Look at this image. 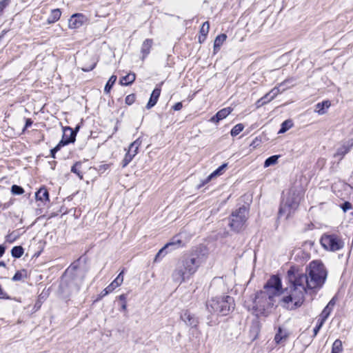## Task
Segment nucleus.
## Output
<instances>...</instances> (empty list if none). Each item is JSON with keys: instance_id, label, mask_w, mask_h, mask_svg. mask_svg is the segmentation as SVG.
Returning <instances> with one entry per match:
<instances>
[{"instance_id": "obj_9", "label": "nucleus", "mask_w": 353, "mask_h": 353, "mask_svg": "<svg viewBox=\"0 0 353 353\" xmlns=\"http://www.w3.org/2000/svg\"><path fill=\"white\" fill-rule=\"evenodd\" d=\"M77 132L73 130L70 127H65L63 128V134L62 139L59 144L50 150L51 155L53 158L55 157V153L60 150V148L70 143H73L75 141Z\"/></svg>"}, {"instance_id": "obj_39", "label": "nucleus", "mask_w": 353, "mask_h": 353, "mask_svg": "<svg viewBox=\"0 0 353 353\" xmlns=\"http://www.w3.org/2000/svg\"><path fill=\"white\" fill-rule=\"evenodd\" d=\"M270 97V94H269V92L267 93L264 97H263L262 98H261L258 101H257V104H258V106L259 105H263V104H265L268 102H270V101H268V99Z\"/></svg>"}, {"instance_id": "obj_38", "label": "nucleus", "mask_w": 353, "mask_h": 353, "mask_svg": "<svg viewBox=\"0 0 353 353\" xmlns=\"http://www.w3.org/2000/svg\"><path fill=\"white\" fill-rule=\"evenodd\" d=\"M114 288L112 287L111 284L108 285L100 294V298H103L108 295L109 293L112 292Z\"/></svg>"}, {"instance_id": "obj_14", "label": "nucleus", "mask_w": 353, "mask_h": 353, "mask_svg": "<svg viewBox=\"0 0 353 353\" xmlns=\"http://www.w3.org/2000/svg\"><path fill=\"white\" fill-rule=\"evenodd\" d=\"M181 319L185 322L187 325L190 327H195L198 323L197 319L194 314H192L189 311H185L181 316Z\"/></svg>"}, {"instance_id": "obj_50", "label": "nucleus", "mask_w": 353, "mask_h": 353, "mask_svg": "<svg viewBox=\"0 0 353 353\" xmlns=\"http://www.w3.org/2000/svg\"><path fill=\"white\" fill-rule=\"evenodd\" d=\"M327 305H330V307H333V306L334 305V301L333 299H332Z\"/></svg>"}, {"instance_id": "obj_51", "label": "nucleus", "mask_w": 353, "mask_h": 353, "mask_svg": "<svg viewBox=\"0 0 353 353\" xmlns=\"http://www.w3.org/2000/svg\"><path fill=\"white\" fill-rule=\"evenodd\" d=\"M125 299H126V296L125 294H121L120 296H119V299L121 301H123V302H125Z\"/></svg>"}, {"instance_id": "obj_35", "label": "nucleus", "mask_w": 353, "mask_h": 353, "mask_svg": "<svg viewBox=\"0 0 353 353\" xmlns=\"http://www.w3.org/2000/svg\"><path fill=\"white\" fill-rule=\"evenodd\" d=\"M210 24L208 21H205L203 23L201 28L200 30V32L202 36H203V39L209 32Z\"/></svg>"}, {"instance_id": "obj_22", "label": "nucleus", "mask_w": 353, "mask_h": 353, "mask_svg": "<svg viewBox=\"0 0 353 353\" xmlns=\"http://www.w3.org/2000/svg\"><path fill=\"white\" fill-rule=\"evenodd\" d=\"M61 15V12L59 9H54L51 11L47 21L48 24H51L57 21Z\"/></svg>"}, {"instance_id": "obj_47", "label": "nucleus", "mask_w": 353, "mask_h": 353, "mask_svg": "<svg viewBox=\"0 0 353 353\" xmlns=\"http://www.w3.org/2000/svg\"><path fill=\"white\" fill-rule=\"evenodd\" d=\"M182 103L178 102L173 106V109L176 111H178L180 110L182 108Z\"/></svg>"}, {"instance_id": "obj_40", "label": "nucleus", "mask_w": 353, "mask_h": 353, "mask_svg": "<svg viewBox=\"0 0 353 353\" xmlns=\"http://www.w3.org/2000/svg\"><path fill=\"white\" fill-rule=\"evenodd\" d=\"M325 322L322 321L321 319L318 320V324L316 325V327L314 328L313 332H314V336H316L318 332H319L320 329L323 326V323Z\"/></svg>"}, {"instance_id": "obj_7", "label": "nucleus", "mask_w": 353, "mask_h": 353, "mask_svg": "<svg viewBox=\"0 0 353 353\" xmlns=\"http://www.w3.org/2000/svg\"><path fill=\"white\" fill-rule=\"evenodd\" d=\"M322 247L327 251L336 252L344 247L341 237L336 234L325 233L320 239Z\"/></svg>"}, {"instance_id": "obj_34", "label": "nucleus", "mask_w": 353, "mask_h": 353, "mask_svg": "<svg viewBox=\"0 0 353 353\" xmlns=\"http://www.w3.org/2000/svg\"><path fill=\"white\" fill-rule=\"evenodd\" d=\"M292 126V122L290 120H286L281 124V128L279 133H284Z\"/></svg>"}, {"instance_id": "obj_42", "label": "nucleus", "mask_w": 353, "mask_h": 353, "mask_svg": "<svg viewBox=\"0 0 353 353\" xmlns=\"http://www.w3.org/2000/svg\"><path fill=\"white\" fill-rule=\"evenodd\" d=\"M23 278V274H22V272L20 271H17L15 273V274L14 275V276L12 277V281H21Z\"/></svg>"}, {"instance_id": "obj_37", "label": "nucleus", "mask_w": 353, "mask_h": 353, "mask_svg": "<svg viewBox=\"0 0 353 353\" xmlns=\"http://www.w3.org/2000/svg\"><path fill=\"white\" fill-rule=\"evenodd\" d=\"M280 92H281V90L279 87H275L273 89H272L269 92V94H270V97L268 99V101L273 100Z\"/></svg>"}, {"instance_id": "obj_26", "label": "nucleus", "mask_w": 353, "mask_h": 353, "mask_svg": "<svg viewBox=\"0 0 353 353\" xmlns=\"http://www.w3.org/2000/svg\"><path fill=\"white\" fill-rule=\"evenodd\" d=\"M24 252V250L21 246H14L11 250V254L14 258H20Z\"/></svg>"}, {"instance_id": "obj_10", "label": "nucleus", "mask_w": 353, "mask_h": 353, "mask_svg": "<svg viewBox=\"0 0 353 353\" xmlns=\"http://www.w3.org/2000/svg\"><path fill=\"white\" fill-rule=\"evenodd\" d=\"M185 243L182 239V234L180 233L170 240V242L166 243L157 254L155 261L160 256H165L168 253V250L170 251L184 246Z\"/></svg>"}, {"instance_id": "obj_46", "label": "nucleus", "mask_w": 353, "mask_h": 353, "mask_svg": "<svg viewBox=\"0 0 353 353\" xmlns=\"http://www.w3.org/2000/svg\"><path fill=\"white\" fill-rule=\"evenodd\" d=\"M95 65H96V63H94L92 65H90L89 67L82 68V70L84 72L91 71L94 68Z\"/></svg>"}, {"instance_id": "obj_27", "label": "nucleus", "mask_w": 353, "mask_h": 353, "mask_svg": "<svg viewBox=\"0 0 353 353\" xmlns=\"http://www.w3.org/2000/svg\"><path fill=\"white\" fill-rule=\"evenodd\" d=\"M123 270L121 271L117 277L110 283L112 287L115 289L120 286L123 281Z\"/></svg>"}, {"instance_id": "obj_48", "label": "nucleus", "mask_w": 353, "mask_h": 353, "mask_svg": "<svg viewBox=\"0 0 353 353\" xmlns=\"http://www.w3.org/2000/svg\"><path fill=\"white\" fill-rule=\"evenodd\" d=\"M6 248L3 245H0V257H1L5 253Z\"/></svg>"}, {"instance_id": "obj_3", "label": "nucleus", "mask_w": 353, "mask_h": 353, "mask_svg": "<svg viewBox=\"0 0 353 353\" xmlns=\"http://www.w3.org/2000/svg\"><path fill=\"white\" fill-rule=\"evenodd\" d=\"M288 279L290 285L283 291L280 290L279 295H281V297L279 300V304L286 310H294L303 305L306 290L303 285L297 282L293 275V270L288 271Z\"/></svg>"}, {"instance_id": "obj_44", "label": "nucleus", "mask_w": 353, "mask_h": 353, "mask_svg": "<svg viewBox=\"0 0 353 353\" xmlns=\"http://www.w3.org/2000/svg\"><path fill=\"white\" fill-rule=\"evenodd\" d=\"M341 208L343 212H345L352 208V204L350 202L346 201L342 205Z\"/></svg>"}, {"instance_id": "obj_6", "label": "nucleus", "mask_w": 353, "mask_h": 353, "mask_svg": "<svg viewBox=\"0 0 353 353\" xmlns=\"http://www.w3.org/2000/svg\"><path fill=\"white\" fill-rule=\"evenodd\" d=\"M207 310L211 313L223 316L227 315L234 308V299L230 296H221L212 298L207 302Z\"/></svg>"}, {"instance_id": "obj_17", "label": "nucleus", "mask_w": 353, "mask_h": 353, "mask_svg": "<svg viewBox=\"0 0 353 353\" xmlns=\"http://www.w3.org/2000/svg\"><path fill=\"white\" fill-rule=\"evenodd\" d=\"M161 94V89L159 88H156L152 92L148 104L146 105V108L148 109H150L153 106L156 105L157 103L158 99Z\"/></svg>"}, {"instance_id": "obj_52", "label": "nucleus", "mask_w": 353, "mask_h": 353, "mask_svg": "<svg viewBox=\"0 0 353 353\" xmlns=\"http://www.w3.org/2000/svg\"><path fill=\"white\" fill-rule=\"evenodd\" d=\"M126 307H127L126 303H125V302H123V305L121 306V309L123 310H126Z\"/></svg>"}, {"instance_id": "obj_12", "label": "nucleus", "mask_w": 353, "mask_h": 353, "mask_svg": "<svg viewBox=\"0 0 353 353\" xmlns=\"http://www.w3.org/2000/svg\"><path fill=\"white\" fill-rule=\"evenodd\" d=\"M88 21V18L83 14L77 13L71 16L68 21V26L71 29H77Z\"/></svg>"}, {"instance_id": "obj_49", "label": "nucleus", "mask_w": 353, "mask_h": 353, "mask_svg": "<svg viewBox=\"0 0 353 353\" xmlns=\"http://www.w3.org/2000/svg\"><path fill=\"white\" fill-rule=\"evenodd\" d=\"M32 123V121L30 119H28L26 120V128H28L30 127Z\"/></svg>"}, {"instance_id": "obj_28", "label": "nucleus", "mask_w": 353, "mask_h": 353, "mask_svg": "<svg viewBox=\"0 0 353 353\" xmlns=\"http://www.w3.org/2000/svg\"><path fill=\"white\" fill-rule=\"evenodd\" d=\"M279 155H273L268 158L264 163V167L268 168L270 165H274L277 163Z\"/></svg>"}, {"instance_id": "obj_8", "label": "nucleus", "mask_w": 353, "mask_h": 353, "mask_svg": "<svg viewBox=\"0 0 353 353\" xmlns=\"http://www.w3.org/2000/svg\"><path fill=\"white\" fill-rule=\"evenodd\" d=\"M246 220L247 209L243 206L232 212L229 225L232 230L238 232L243 228Z\"/></svg>"}, {"instance_id": "obj_54", "label": "nucleus", "mask_w": 353, "mask_h": 353, "mask_svg": "<svg viewBox=\"0 0 353 353\" xmlns=\"http://www.w3.org/2000/svg\"><path fill=\"white\" fill-rule=\"evenodd\" d=\"M2 12H0V14H1Z\"/></svg>"}, {"instance_id": "obj_19", "label": "nucleus", "mask_w": 353, "mask_h": 353, "mask_svg": "<svg viewBox=\"0 0 353 353\" xmlns=\"http://www.w3.org/2000/svg\"><path fill=\"white\" fill-rule=\"evenodd\" d=\"M330 105L331 103L328 100L323 101L321 103H318L315 105V112L320 115L324 114L326 112L325 109L329 108Z\"/></svg>"}, {"instance_id": "obj_15", "label": "nucleus", "mask_w": 353, "mask_h": 353, "mask_svg": "<svg viewBox=\"0 0 353 353\" xmlns=\"http://www.w3.org/2000/svg\"><path fill=\"white\" fill-rule=\"evenodd\" d=\"M232 110V109L231 108H223L217 112V113L213 116L210 121L212 123H217L228 116L231 113Z\"/></svg>"}, {"instance_id": "obj_45", "label": "nucleus", "mask_w": 353, "mask_h": 353, "mask_svg": "<svg viewBox=\"0 0 353 353\" xmlns=\"http://www.w3.org/2000/svg\"><path fill=\"white\" fill-rule=\"evenodd\" d=\"M17 239L16 236H14L13 234H9L6 236V240L8 243H13Z\"/></svg>"}, {"instance_id": "obj_5", "label": "nucleus", "mask_w": 353, "mask_h": 353, "mask_svg": "<svg viewBox=\"0 0 353 353\" xmlns=\"http://www.w3.org/2000/svg\"><path fill=\"white\" fill-rule=\"evenodd\" d=\"M301 196L299 191L294 188L289 190L281 203L279 216L287 219L292 215L299 205Z\"/></svg>"}, {"instance_id": "obj_36", "label": "nucleus", "mask_w": 353, "mask_h": 353, "mask_svg": "<svg viewBox=\"0 0 353 353\" xmlns=\"http://www.w3.org/2000/svg\"><path fill=\"white\" fill-rule=\"evenodd\" d=\"M11 192L13 194L20 195L24 192V190L21 187L13 185L11 188Z\"/></svg>"}, {"instance_id": "obj_30", "label": "nucleus", "mask_w": 353, "mask_h": 353, "mask_svg": "<svg viewBox=\"0 0 353 353\" xmlns=\"http://www.w3.org/2000/svg\"><path fill=\"white\" fill-rule=\"evenodd\" d=\"M342 350H343L342 341L339 339L335 340V341L334 342V343L332 345V351L336 352V353H340L342 352Z\"/></svg>"}, {"instance_id": "obj_33", "label": "nucleus", "mask_w": 353, "mask_h": 353, "mask_svg": "<svg viewBox=\"0 0 353 353\" xmlns=\"http://www.w3.org/2000/svg\"><path fill=\"white\" fill-rule=\"evenodd\" d=\"M243 128L244 125L242 123L236 124L231 130L230 134L232 137H235L242 132Z\"/></svg>"}, {"instance_id": "obj_18", "label": "nucleus", "mask_w": 353, "mask_h": 353, "mask_svg": "<svg viewBox=\"0 0 353 353\" xmlns=\"http://www.w3.org/2000/svg\"><path fill=\"white\" fill-rule=\"evenodd\" d=\"M226 167L227 164H223L222 165L219 167L202 182L201 185H204L205 184L208 183L214 177L221 175L223 173V171Z\"/></svg>"}, {"instance_id": "obj_24", "label": "nucleus", "mask_w": 353, "mask_h": 353, "mask_svg": "<svg viewBox=\"0 0 353 353\" xmlns=\"http://www.w3.org/2000/svg\"><path fill=\"white\" fill-rule=\"evenodd\" d=\"M136 79L134 73H129L127 75L123 77L120 80V84L121 85H128L132 83Z\"/></svg>"}, {"instance_id": "obj_21", "label": "nucleus", "mask_w": 353, "mask_h": 353, "mask_svg": "<svg viewBox=\"0 0 353 353\" xmlns=\"http://www.w3.org/2000/svg\"><path fill=\"white\" fill-rule=\"evenodd\" d=\"M36 199L37 201H41L42 202H45L49 200V194L46 188H40L35 194Z\"/></svg>"}, {"instance_id": "obj_4", "label": "nucleus", "mask_w": 353, "mask_h": 353, "mask_svg": "<svg viewBox=\"0 0 353 353\" xmlns=\"http://www.w3.org/2000/svg\"><path fill=\"white\" fill-rule=\"evenodd\" d=\"M201 264L199 254L192 252L184 255L179 259L172 274V279L176 283L181 284L190 279Z\"/></svg>"}, {"instance_id": "obj_53", "label": "nucleus", "mask_w": 353, "mask_h": 353, "mask_svg": "<svg viewBox=\"0 0 353 353\" xmlns=\"http://www.w3.org/2000/svg\"><path fill=\"white\" fill-rule=\"evenodd\" d=\"M6 263L3 261H0V267H5Z\"/></svg>"}, {"instance_id": "obj_16", "label": "nucleus", "mask_w": 353, "mask_h": 353, "mask_svg": "<svg viewBox=\"0 0 353 353\" xmlns=\"http://www.w3.org/2000/svg\"><path fill=\"white\" fill-rule=\"evenodd\" d=\"M288 336L289 333L286 330L279 327L274 336V341L276 344H283L287 341Z\"/></svg>"}, {"instance_id": "obj_13", "label": "nucleus", "mask_w": 353, "mask_h": 353, "mask_svg": "<svg viewBox=\"0 0 353 353\" xmlns=\"http://www.w3.org/2000/svg\"><path fill=\"white\" fill-rule=\"evenodd\" d=\"M84 276H81L80 277H76L71 280L68 285L69 290L71 294L77 293L83 283Z\"/></svg>"}, {"instance_id": "obj_23", "label": "nucleus", "mask_w": 353, "mask_h": 353, "mask_svg": "<svg viewBox=\"0 0 353 353\" xmlns=\"http://www.w3.org/2000/svg\"><path fill=\"white\" fill-rule=\"evenodd\" d=\"M152 46V40L147 39H145L141 46V53L143 54V58L144 59L150 53V48Z\"/></svg>"}, {"instance_id": "obj_2", "label": "nucleus", "mask_w": 353, "mask_h": 353, "mask_svg": "<svg viewBox=\"0 0 353 353\" xmlns=\"http://www.w3.org/2000/svg\"><path fill=\"white\" fill-rule=\"evenodd\" d=\"M289 270H293V275L301 285L307 291L308 290H319L324 284L326 277L327 271L324 265L317 261H312L310 263L306 273H301L298 269L292 267Z\"/></svg>"}, {"instance_id": "obj_20", "label": "nucleus", "mask_w": 353, "mask_h": 353, "mask_svg": "<svg viewBox=\"0 0 353 353\" xmlns=\"http://www.w3.org/2000/svg\"><path fill=\"white\" fill-rule=\"evenodd\" d=\"M352 145L344 144L342 146L339 147L337 149L336 153L334 154V157H339L340 160L342 159L343 157L350 151Z\"/></svg>"}, {"instance_id": "obj_11", "label": "nucleus", "mask_w": 353, "mask_h": 353, "mask_svg": "<svg viewBox=\"0 0 353 353\" xmlns=\"http://www.w3.org/2000/svg\"><path fill=\"white\" fill-rule=\"evenodd\" d=\"M141 145V141L140 140V139H136L130 145L128 152L125 155V157L122 161L123 167L127 166L130 163V162L133 159V158L137 155V154L138 153L139 148L140 147Z\"/></svg>"}, {"instance_id": "obj_31", "label": "nucleus", "mask_w": 353, "mask_h": 353, "mask_svg": "<svg viewBox=\"0 0 353 353\" xmlns=\"http://www.w3.org/2000/svg\"><path fill=\"white\" fill-rule=\"evenodd\" d=\"M117 76L115 75H112L110 77V78L109 79L108 81L107 82L105 86V88H104V91L106 92V93H108L112 85L114 84L115 81H117Z\"/></svg>"}, {"instance_id": "obj_1", "label": "nucleus", "mask_w": 353, "mask_h": 353, "mask_svg": "<svg viewBox=\"0 0 353 353\" xmlns=\"http://www.w3.org/2000/svg\"><path fill=\"white\" fill-rule=\"evenodd\" d=\"M281 281L277 276H272L263 290L256 292L253 300L252 309L256 316H267L274 310L276 298L281 290Z\"/></svg>"}, {"instance_id": "obj_25", "label": "nucleus", "mask_w": 353, "mask_h": 353, "mask_svg": "<svg viewBox=\"0 0 353 353\" xmlns=\"http://www.w3.org/2000/svg\"><path fill=\"white\" fill-rule=\"evenodd\" d=\"M227 36L225 34H221L218 35L214 43V50H219L223 43L225 41Z\"/></svg>"}, {"instance_id": "obj_43", "label": "nucleus", "mask_w": 353, "mask_h": 353, "mask_svg": "<svg viewBox=\"0 0 353 353\" xmlns=\"http://www.w3.org/2000/svg\"><path fill=\"white\" fill-rule=\"evenodd\" d=\"M10 0H2L0 1V12H3V10L8 6Z\"/></svg>"}, {"instance_id": "obj_32", "label": "nucleus", "mask_w": 353, "mask_h": 353, "mask_svg": "<svg viewBox=\"0 0 353 353\" xmlns=\"http://www.w3.org/2000/svg\"><path fill=\"white\" fill-rule=\"evenodd\" d=\"M332 307H330V305H327L323 310L322 311L321 314H320V318L322 321L325 322L327 317L329 316L330 312H332Z\"/></svg>"}, {"instance_id": "obj_29", "label": "nucleus", "mask_w": 353, "mask_h": 353, "mask_svg": "<svg viewBox=\"0 0 353 353\" xmlns=\"http://www.w3.org/2000/svg\"><path fill=\"white\" fill-rule=\"evenodd\" d=\"M81 165L82 163L81 162H77L71 168V171L73 173L77 174V175L80 178V179H83V174L80 170Z\"/></svg>"}, {"instance_id": "obj_41", "label": "nucleus", "mask_w": 353, "mask_h": 353, "mask_svg": "<svg viewBox=\"0 0 353 353\" xmlns=\"http://www.w3.org/2000/svg\"><path fill=\"white\" fill-rule=\"evenodd\" d=\"M135 99H136L135 94H131L128 95L125 97V101L128 105H131L134 102Z\"/></svg>"}]
</instances>
